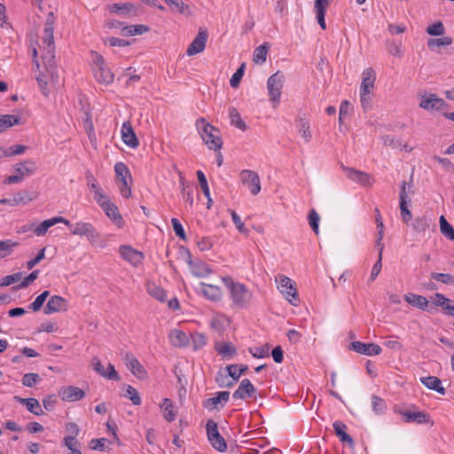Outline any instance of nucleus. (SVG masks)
Returning a JSON list of instances; mask_svg holds the SVG:
<instances>
[{"label": "nucleus", "instance_id": "nucleus-36", "mask_svg": "<svg viewBox=\"0 0 454 454\" xmlns=\"http://www.w3.org/2000/svg\"><path fill=\"white\" fill-rule=\"evenodd\" d=\"M404 300L409 304L421 309H425L428 305L427 299L422 295L409 294L404 296Z\"/></svg>", "mask_w": 454, "mask_h": 454}, {"label": "nucleus", "instance_id": "nucleus-26", "mask_svg": "<svg viewBox=\"0 0 454 454\" xmlns=\"http://www.w3.org/2000/svg\"><path fill=\"white\" fill-rule=\"evenodd\" d=\"M201 293L212 301H218L223 296L222 289L216 285L200 283Z\"/></svg>", "mask_w": 454, "mask_h": 454}, {"label": "nucleus", "instance_id": "nucleus-29", "mask_svg": "<svg viewBox=\"0 0 454 454\" xmlns=\"http://www.w3.org/2000/svg\"><path fill=\"white\" fill-rule=\"evenodd\" d=\"M431 222L432 220L428 216L422 215L415 218L411 223V227L416 232L423 233L425 236L430 229Z\"/></svg>", "mask_w": 454, "mask_h": 454}, {"label": "nucleus", "instance_id": "nucleus-42", "mask_svg": "<svg viewBox=\"0 0 454 454\" xmlns=\"http://www.w3.org/2000/svg\"><path fill=\"white\" fill-rule=\"evenodd\" d=\"M20 118L12 114L0 115V132L13 125L20 124Z\"/></svg>", "mask_w": 454, "mask_h": 454}, {"label": "nucleus", "instance_id": "nucleus-35", "mask_svg": "<svg viewBox=\"0 0 454 454\" xmlns=\"http://www.w3.org/2000/svg\"><path fill=\"white\" fill-rule=\"evenodd\" d=\"M150 30L147 26L145 25H129L121 27V34L124 36H132L137 35H142Z\"/></svg>", "mask_w": 454, "mask_h": 454}, {"label": "nucleus", "instance_id": "nucleus-1", "mask_svg": "<svg viewBox=\"0 0 454 454\" xmlns=\"http://www.w3.org/2000/svg\"><path fill=\"white\" fill-rule=\"evenodd\" d=\"M196 128L209 150L216 152L222 148L223 140L220 130L217 128L207 122L204 118L197 120Z\"/></svg>", "mask_w": 454, "mask_h": 454}, {"label": "nucleus", "instance_id": "nucleus-38", "mask_svg": "<svg viewBox=\"0 0 454 454\" xmlns=\"http://www.w3.org/2000/svg\"><path fill=\"white\" fill-rule=\"evenodd\" d=\"M95 77L98 82L110 83L114 81V74L104 66L95 68Z\"/></svg>", "mask_w": 454, "mask_h": 454}, {"label": "nucleus", "instance_id": "nucleus-44", "mask_svg": "<svg viewBox=\"0 0 454 454\" xmlns=\"http://www.w3.org/2000/svg\"><path fill=\"white\" fill-rule=\"evenodd\" d=\"M18 245V242H15L12 239L0 241V260L10 255L13 252L14 247H16Z\"/></svg>", "mask_w": 454, "mask_h": 454}, {"label": "nucleus", "instance_id": "nucleus-13", "mask_svg": "<svg viewBox=\"0 0 454 454\" xmlns=\"http://www.w3.org/2000/svg\"><path fill=\"white\" fill-rule=\"evenodd\" d=\"M67 308L68 302L66 299L59 295H53L49 299L43 312L46 315H50L60 311H67Z\"/></svg>", "mask_w": 454, "mask_h": 454}, {"label": "nucleus", "instance_id": "nucleus-58", "mask_svg": "<svg viewBox=\"0 0 454 454\" xmlns=\"http://www.w3.org/2000/svg\"><path fill=\"white\" fill-rule=\"evenodd\" d=\"M192 339L194 350L202 348L207 343V337L202 333H195L192 335Z\"/></svg>", "mask_w": 454, "mask_h": 454}, {"label": "nucleus", "instance_id": "nucleus-23", "mask_svg": "<svg viewBox=\"0 0 454 454\" xmlns=\"http://www.w3.org/2000/svg\"><path fill=\"white\" fill-rule=\"evenodd\" d=\"M38 74H36V82L38 83V87L44 97H48L51 92V84H54L51 80V75L45 70L41 71L36 69Z\"/></svg>", "mask_w": 454, "mask_h": 454}, {"label": "nucleus", "instance_id": "nucleus-47", "mask_svg": "<svg viewBox=\"0 0 454 454\" xmlns=\"http://www.w3.org/2000/svg\"><path fill=\"white\" fill-rule=\"evenodd\" d=\"M217 352L223 356H232L236 354V348L231 342H223L215 346Z\"/></svg>", "mask_w": 454, "mask_h": 454}, {"label": "nucleus", "instance_id": "nucleus-14", "mask_svg": "<svg viewBox=\"0 0 454 454\" xmlns=\"http://www.w3.org/2000/svg\"><path fill=\"white\" fill-rule=\"evenodd\" d=\"M121 134L123 143L129 147L135 149L139 145L138 138L129 121L123 122Z\"/></svg>", "mask_w": 454, "mask_h": 454}, {"label": "nucleus", "instance_id": "nucleus-59", "mask_svg": "<svg viewBox=\"0 0 454 454\" xmlns=\"http://www.w3.org/2000/svg\"><path fill=\"white\" fill-rule=\"evenodd\" d=\"M27 409L33 414L40 416L43 414V411L40 406V403L35 398H29L26 405Z\"/></svg>", "mask_w": 454, "mask_h": 454}, {"label": "nucleus", "instance_id": "nucleus-52", "mask_svg": "<svg viewBox=\"0 0 454 454\" xmlns=\"http://www.w3.org/2000/svg\"><path fill=\"white\" fill-rule=\"evenodd\" d=\"M246 64L242 63L241 66L237 69L230 80V84L232 88H238L240 81L244 75Z\"/></svg>", "mask_w": 454, "mask_h": 454}, {"label": "nucleus", "instance_id": "nucleus-17", "mask_svg": "<svg viewBox=\"0 0 454 454\" xmlns=\"http://www.w3.org/2000/svg\"><path fill=\"white\" fill-rule=\"evenodd\" d=\"M54 22H55V17L53 12H50L47 15L46 22H45V27L43 30L44 36H43V43L45 44L44 48H55L54 44Z\"/></svg>", "mask_w": 454, "mask_h": 454}, {"label": "nucleus", "instance_id": "nucleus-8", "mask_svg": "<svg viewBox=\"0 0 454 454\" xmlns=\"http://www.w3.org/2000/svg\"><path fill=\"white\" fill-rule=\"evenodd\" d=\"M206 430L207 439L212 446L220 452L225 451L227 450V444L225 440L219 434L216 422L212 419L207 420Z\"/></svg>", "mask_w": 454, "mask_h": 454}, {"label": "nucleus", "instance_id": "nucleus-21", "mask_svg": "<svg viewBox=\"0 0 454 454\" xmlns=\"http://www.w3.org/2000/svg\"><path fill=\"white\" fill-rule=\"evenodd\" d=\"M446 102L440 98H437L434 94L430 95L428 98H423L419 103V106L425 110H440L443 106H446Z\"/></svg>", "mask_w": 454, "mask_h": 454}, {"label": "nucleus", "instance_id": "nucleus-25", "mask_svg": "<svg viewBox=\"0 0 454 454\" xmlns=\"http://www.w3.org/2000/svg\"><path fill=\"white\" fill-rule=\"evenodd\" d=\"M102 208L105 211L106 215L113 221L114 224L118 227L122 226L123 219L119 213L118 207L115 204L105 203L102 205Z\"/></svg>", "mask_w": 454, "mask_h": 454}, {"label": "nucleus", "instance_id": "nucleus-9", "mask_svg": "<svg viewBox=\"0 0 454 454\" xmlns=\"http://www.w3.org/2000/svg\"><path fill=\"white\" fill-rule=\"evenodd\" d=\"M241 183L246 185L253 195H257L261 192V181L259 175L250 169H243L239 173Z\"/></svg>", "mask_w": 454, "mask_h": 454}, {"label": "nucleus", "instance_id": "nucleus-50", "mask_svg": "<svg viewBox=\"0 0 454 454\" xmlns=\"http://www.w3.org/2000/svg\"><path fill=\"white\" fill-rule=\"evenodd\" d=\"M132 374L138 379H144L146 375V372L143 365L140 364L138 360L133 362L130 365L128 366Z\"/></svg>", "mask_w": 454, "mask_h": 454}, {"label": "nucleus", "instance_id": "nucleus-43", "mask_svg": "<svg viewBox=\"0 0 454 454\" xmlns=\"http://www.w3.org/2000/svg\"><path fill=\"white\" fill-rule=\"evenodd\" d=\"M190 264L192 266V274L197 277L203 278L208 276L211 273L210 268L204 262L192 263L190 262Z\"/></svg>", "mask_w": 454, "mask_h": 454}, {"label": "nucleus", "instance_id": "nucleus-4", "mask_svg": "<svg viewBox=\"0 0 454 454\" xmlns=\"http://www.w3.org/2000/svg\"><path fill=\"white\" fill-rule=\"evenodd\" d=\"M276 282L278 283V288L284 294L286 299L290 303L296 306L299 302V298L295 282L284 275H278L276 277Z\"/></svg>", "mask_w": 454, "mask_h": 454}, {"label": "nucleus", "instance_id": "nucleus-48", "mask_svg": "<svg viewBox=\"0 0 454 454\" xmlns=\"http://www.w3.org/2000/svg\"><path fill=\"white\" fill-rule=\"evenodd\" d=\"M42 380L37 373H26L21 380L22 385L27 387H32Z\"/></svg>", "mask_w": 454, "mask_h": 454}, {"label": "nucleus", "instance_id": "nucleus-31", "mask_svg": "<svg viewBox=\"0 0 454 454\" xmlns=\"http://www.w3.org/2000/svg\"><path fill=\"white\" fill-rule=\"evenodd\" d=\"M109 10L113 13H121L126 15L136 16L137 14V8L133 4H114L109 7Z\"/></svg>", "mask_w": 454, "mask_h": 454}, {"label": "nucleus", "instance_id": "nucleus-41", "mask_svg": "<svg viewBox=\"0 0 454 454\" xmlns=\"http://www.w3.org/2000/svg\"><path fill=\"white\" fill-rule=\"evenodd\" d=\"M160 408L163 411V416L167 421H173L175 419L176 411H174L173 403L170 399L165 398Z\"/></svg>", "mask_w": 454, "mask_h": 454}, {"label": "nucleus", "instance_id": "nucleus-56", "mask_svg": "<svg viewBox=\"0 0 454 454\" xmlns=\"http://www.w3.org/2000/svg\"><path fill=\"white\" fill-rule=\"evenodd\" d=\"M33 198L29 196V192L26 190L20 191L14 194L13 202L15 206L20 204H26L28 201H32Z\"/></svg>", "mask_w": 454, "mask_h": 454}, {"label": "nucleus", "instance_id": "nucleus-61", "mask_svg": "<svg viewBox=\"0 0 454 454\" xmlns=\"http://www.w3.org/2000/svg\"><path fill=\"white\" fill-rule=\"evenodd\" d=\"M269 344H266L262 347H255L254 348H249V352L254 357L262 358L269 356Z\"/></svg>", "mask_w": 454, "mask_h": 454}, {"label": "nucleus", "instance_id": "nucleus-7", "mask_svg": "<svg viewBox=\"0 0 454 454\" xmlns=\"http://www.w3.org/2000/svg\"><path fill=\"white\" fill-rule=\"evenodd\" d=\"M71 234L76 236H85L91 245L95 244L99 239L100 234L90 223L77 222L74 224L70 223Z\"/></svg>", "mask_w": 454, "mask_h": 454}, {"label": "nucleus", "instance_id": "nucleus-53", "mask_svg": "<svg viewBox=\"0 0 454 454\" xmlns=\"http://www.w3.org/2000/svg\"><path fill=\"white\" fill-rule=\"evenodd\" d=\"M39 275V270H35L32 271L27 277H26L18 286L12 287L14 290H20L27 287L32 282H34Z\"/></svg>", "mask_w": 454, "mask_h": 454}, {"label": "nucleus", "instance_id": "nucleus-18", "mask_svg": "<svg viewBox=\"0 0 454 454\" xmlns=\"http://www.w3.org/2000/svg\"><path fill=\"white\" fill-rule=\"evenodd\" d=\"M120 254L122 258L134 266H137L140 264L144 259V254L142 252L133 249L129 246H121L120 247Z\"/></svg>", "mask_w": 454, "mask_h": 454}, {"label": "nucleus", "instance_id": "nucleus-30", "mask_svg": "<svg viewBox=\"0 0 454 454\" xmlns=\"http://www.w3.org/2000/svg\"><path fill=\"white\" fill-rule=\"evenodd\" d=\"M402 415L406 422H417L418 424L430 422L429 415L422 411L411 412L410 411H405L402 412Z\"/></svg>", "mask_w": 454, "mask_h": 454}, {"label": "nucleus", "instance_id": "nucleus-2", "mask_svg": "<svg viewBox=\"0 0 454 454\" xmlns=\"http://www.w3.org/2000/svg\"><path fill=\"white\" fill-rule=\"evenodd\" d=\"M223 282L229 288L233 304L238 308H246L252 299V293L242 284L234 283L229 278H223Z\"/></svg>", "mask_w": 454, "mask_h": 454}, {"label": "nucleus", "instance_id": "nucleus-15", "mask_svg": "<svg viewBox=\"0 0 454 454\" xmlns=\"http://www.w3.org/2000/svg\"><path fill=\"white\" fill-rule=\"evenodd\" d=\"M59 395L63 401L74 402L84 397L85 393L78 387H63L59 390Z\"/></svg>", "mask_w": 454, "mask_h": 454}, {"label": "nucleus", "instance_id": "nucleus-24", "mask_svg": "<svg viewBox=\"0 0 454 454\" xmlns=\"http://www.w3.org/2000/svg\"><path fill=\"white\" fill-rule=\"evenodd\" d=\"M229 397L230 392H218L216 396L207 399L204 402V406L208 410H217L219 404L221 405V407H223L224 403H226L227 401L229 400Z\"/></svg>", "mask_w": 454, "mask_h": 454}, {"label": "nucleus", "instance_id": "nucleus-19", "mask_svg": "<svg viewBox=\"0 0 454 454\" xmlns=\"http://www.w3.org/2000/svg\"><path fill=\"white\" fill-rule=\"evenodd\" d=\"M62 223L67 226H70V221L62 217V216H56L48 220L43 221L38 226H36L34 229V232L37 236H43L44 235L48 229L56 223Z\"/></svg>", "mask_w": 454, "mask_h": 454}, {"label": "nucleus", "instance_id": "nucleus-40", "mask_svg": "<svg viewBox=\"0 0 454 454\" xmlns=\"http://www.w3.org/2000/svg\"><path fill=\"white\" fill-rule=\"evenodd\" d=\"M173 11L181 14L190 15V7L182 0H163Z\"/></svg>", "mask_w": 454, "mask_h": 454}, {"label": "nucleus", "instance_id": "nucleus-22", "mask_svg": "<svg viewBox=\"0 0 454 454\" xmlns=\"http://www.w3.org/2000/svg\"><path fill=\"white\" fill-rule=\"evenodd\" d=\"M376 73L372 67H368L362 73V83L360 91L371 92L374 88Z\"/></svg>", "mask_w": 454, "mask_h": 454}, {"label": "nucleus", "instance_id": "nucleus-54", "mask_svg": "<svg viewBox=\"0 0 454 454\" xmlns=\"http://www.w3.org/2000/svg\"><path fill=\"white\" fill-rule=\"evenodd\" d=\"M27 146L21 145H12L8 149L3 148V156L10 157L13 155H20L26 152Z\"/></svg>", "mask_w": 454, "mask_h": 454}, {"label": "nucleus", "instance_id": "nucleus-57", "mask_svg": "<svg viewBox=\"0 0 454 454\" xmlns=\"http://www.w3.org/2000/svg\"><path fill=\"white\" fill-rule=\"evenodd\" d=\"M267 51L268 46L266 43L257 47L254 54V61L255 63L264 62L266 60Z\"/></svg>", "mask_w": 454, "mask_h": 454}, {"label": "nucleus", "instance_id": "nucleus-60", "mask_svg": "<svg viewBox=\"0 0 454 454\" xmlns=\"http://www.w3.org/2000/svg\"><path fill=\"white\" fill-rule=\"evenodd\" d=\"M319 220H320V217L317 215V213L316 212V210L311 209L309 212V223L316 235H317L319 232V228H318Z\"/></svg>", "mask_w": 454, "mask_h": 454}, {"label": "nucleus", "instance_id": "nucleus-12", "mask_svg": "<svg viewBox=\"0 0 454 454\" xmlns=\"http://www.w3.org/2000/svg\"><path fill=\"white\" fill-rule=\"evenodd\" d=\"M207 36V30L200 28L196 37L186 50L187 55L193 56L202 52L205 50Z\"/></svg>", "mask_w": 454, "mask_h": 454}, {"label": "nucleus", "instance_id": "nucleus-3", "mask_svg": "<svg viewBox=\"0 0 454 454\" xmlns=\"http://www.w3.org/2000/svg\"><path fill=\"white\" fill-rule=\"evenodd\" d=\"M37 169L36 163L32 160H27L13 166L14 175L7 176L4 183L12 184L21 182L26 176L33 175Z\"/></svg>", "mask_w": 454, "mask_h": 454}, {"label": "nucleus", "instance_id": "nucleus-51", "mask_svg": "<svg viewBox=\"0 0 454 454\" xmlns=\"http://www.w3.org/2000/svg\"><path fill=\"white\" fill-rule=\"evenodd\" d=\"M431 278L445 285L454 286V276L451 274L432 272Z\"/></svg>", "mask_w": 454, "mask_h": 454}, {"label": "nucleus", "instance_id": "nucleus-27", "mask_svg": "<svg viewBox=\"0 0 454 454\" xmlns=\"http://www.w3.org/2000/svg\"><path fill=\"white\" fill-rule=\"evenodd\" d=\"M169 340L175 347H184L189 343V338L185 333L181 330L174 329L168 334Z\"/></svg>", "mask_w": 454, "mask_h": 454}, {"label": "nucleus", "instance_id": "nucleus-33", "mask_svg": "<svg viewBox=\"0 0 454 454\" xmlns=\"http://www.w3.org/2000/svg\"><path fill=\"white\" fill-rule=\"evenodd\" d=\"M333 428L336 435L342 442H347L350 447L354 446L355 443L353 439L348 434L345 432L347 426L344 423L340 421H336L333 423Z\"/></svg>", "mask_w": 454, "mask_h": 454}, {"label": "nucleus", "instance_id": "nucleus-34", "mask_svg": "<svg viewBox=\"0 0 454 454\" xmlns=\"http://www.w3.org/2000/svg\"><path fill=\"white\" fill-rule=\"evenodd\" d=\"M230 325V319L223 314H216L213 317L211 326L218 333L223 332Z\"/></svg>", "mask_w": 454, "mask_h": 454}, {"label": "nucleus", "instance_id": "nucleus-5", "mask_svg": "<svg viewBox=\"0 0 454 454\" xmlns=\"http://www.w3.org/2000/svg\"><path fill=\"white\" fill-rule=\"evenodd\" d=\"M283 84L284 75L279 71L276 72L268 78V94L270 97V100L273 103L274 107H276L279 103Z\"/></svg>", "mask_w": 454, "mask_h": 454}, {"label": "nucleus", "instance_id": "nucleus-55", "mask_svg": "<svg viewBox=\"0 0 454 454\" xmlns=\"http://www.w3.org/2000/svg\"><path fill=\"white\" fill-rule=\"evenodd\" d=\"M49 291L43 292L40 295H38L35 300L29 305V308L33 311H38L43 305L45 300L49 297Z\"/></svg>", "mask_w": 454, "mask_h": 454}, {"label": "nucleus", "instance_id": "nucleus-20", "mask_svg": "<svg viewBox=\"0 0 454 454\" xmlns=\"http://www.w3.org/2000/svg\"><path fill=\"white\" fill-rule=\"evenodd\" d=\"M255 392L256 389L251 381L248 379H244L241 380L238 389L233 393L232 397L234 399H246L252 396Z\"/></svg>", "mask_w": 454, "mask_h": 454}, {"label": "nucleus", "instance_id": "nucleus-46", "mask_svg": "<svg viewBox=\"0 0 454 454\" xmlns=\"http://www.w3.org/2000/svg\"><path fill=\"white\" fill-rule=\"evenodd\" d=\"M297 127L301 133L303 139L309 142L311 139V132L309 129V123L306 118L299 117L297 121Z\"/></svg>", "mask_w": 454, "mask_h": 454}, {"label": "nucleus", "instance_id": "nucleus-64", "mask_svg": "<svg viewBox=\"0 0 454 454\" xmlns=\"http://www.w3.org/2000/svg\"><path fill=\"white\" fill-rule=\"evenodd\" d=\"M360 101L364 111L371 109L372 101L371 92L360 91Z\"/></svg>", "mask_w": 454, "mask_h": 454}, {"label": "nucleus", "instance_id": "nucleus-63", "mask_svg": "<svg viewBox=\"0 0 454 454\" xmlns=\"http://www.w3.org/2000/svg\"><path fill=\"white\" fill-rule=\"evenodd\" d=\"M22 276H23L22 272H16L14 274L8 275V276L3 278V279L0 283V286H8L13 283L20 281L22 278Z\"/></svg>", "mask_w": 454, "mask_h": 454}, {"label": "nucleus", "instance_id": "nucleus-37", "mask_svg": "<svg viewBox=\"0 0 454 454\" xmlns=\"http://www.w3.org/2000/svg\"><path fill=\"white\" fill-rule=\"evenodd\" d=\"M229 117L231 125L237 127L239 129L242 131H245L247 129V127L246 122L241 119L239 113L235 107L231 106L229 108Z\"/></svg>", "mask_w": 454, "mask_h": 454}, {"label": "nucleus", "instance_id": "nucleus-32", "mask_svg": "<svg viewBox=\"0 0 454 454\" xmlns=\"http://www.w3.org/2000/svg\"><path fill=\"white\" fill-rule=\"evenodd\" d=\"M400 202L411 203L410 196L414 195L413 190L412 175L411 176L410 181H403L400 185Z\"/></svg>", "mask_w": 454, "mask_h": 454}, {"label": "nucleus", "instance_id": "nucleus-11", "mask_svg": "<svg viewBox=\"0 0 454 454\" xmlns=\"http://www.w3.org/2000/svg\"><path fill=\"white\" fill-rule=\"evenodd\" d=\"M54 51L55 48H44L43 53L42 55V59L44 65V70L51 75V82H57L59 76L57 74V69L54 60Z\"/></svg>", "mask_w": 454, "mask_h": 454}, {"label": "nucleus", "instance_id": "nucleus-45", "mask_svg": "<svg viewBox=\"0 0 454 454\" xmlns=\"http://www.w3.org/2000/svg\"><path fill=\"white\" fill-rule=\"evenodd\" d=\"M440 231L450 240H454V228L448 223L443 215L440 217Z\"/></svg>", "mask_w": 454, "mask_h": 454}, {"label": "nucleus", "instance_id": "nucleus-28", "mask_svg": "<svg viewBox=\"0 0 454 454\" xmlns=\"http://www.w3.org/2000/svg\"><path fill=\"white\" fill-rule=\"evenodd\" d=\"M420 381L428 389L434 390L441 395L445 394V388L442 387V381L435 376H427L420 378Z\"/></svg>", "mask_w": 454, "mask_h": 454}, {"label": "nucleus", "instance_id": "nucleus-6", "mask_svg": "<svg viewBox=\"0 0 454 454\" xmlns=\"http://www.w3.org/2000/svg\"><path fill=\"white\" fill-rule=\"evenodd\" d=\"M116 179L121 184L120 192L123 198L129 199L131 197V188L129 181L131 182V175L129 169L123 162H117L114 166Z\"/></svg>", "mask_w": 454, "mask_h": 454}, {"label": "nucleus", "instance_id": "nucleus-49", "mask_svg": "<svg viewBox=\"0 0 454 454\" xmlns=\"http://www.w3.org/2000/svg\"><path fill=\"white\" fill-rule=\"evenodd\" d=\"M64 445L70 450L69 454H82L80 442L73 437H65Z\"/></svg>", "mask_w": 454, "mask_h": 454}, {"label": "nucleus", "instance_id": "nucleus-62", "mask_svg": "<svg viewBox=\"0 0 454 454\" xmlns=\"http://www.w3.org/2000/svg\"><path fill=\"white\" fill-rule=\"evenodd\" d=\"M411 204L409 202H400L401 217L405 223H408L412 218V214L409 209Z\"/></svg>", "mask_w": 454, "mask_h": 454}, {"label": "nucleus", "instance_id": "nucleus-10", "mask_svg": "<svg viewBox=\"0 0 454 454\" xmlns=\"http://www.w3.org/2000/svg\"><path fill=\"white\" fill-rule=\"evenodd\" d=\"M341 168L347 173V177L353 182L364 186H372L374 184V178L366 172L346 167L343 164H341Z\"/></svg>", "mask_w": 454, "mask_h": 454}, {"label": "nucleus", "instance_id": "nucleus-16", "mask_svg": "<svg viewBox=\"0 0 454 454\" xmlns=\"http://www.w3.org/2000/svg\"><path fill=\"white\" fill-rule=\"evenodd\" d=\"M350 348L354 351L366 355V356H373L380 355L381 353V348L374 343H363L361 341H353L350 343Z\"/></svg>", "mask_w": 454, "mask_h": 454}, {"label": "nucleus", "instance_id": "nucleus-39", "mask_svg": "<svg viewBox=\"0 0 454 454\" xmlns=\"http://www.w3.org/2000/svg\"><path fill=\"white\" fill-rule=\"evenodd\" d=\"M146 290H147V293L151 296H153L159 301L162 302L165 301V298H166L165 291L160 286H157L155 283H153V282L147 283Z\"/></svg>", "mask_w": 454, "mask_h": 454}]
</instances>
